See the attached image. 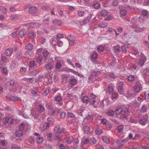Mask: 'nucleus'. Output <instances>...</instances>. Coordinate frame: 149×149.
Wrapping results in <instances>:
<instances>
[{
  "mask_svg": "<svg viewBox=\"0 0 149 149\" xmlns=\"http://www.w3.org/2000/svg\"><path fill=\"white\" fill-rule=\"evenodd\" d=\"M124 142V140H120V139H118L117 141V143L118 144H119V147H122V146L123 145L121 143L123 142Z\"/></svg>",
  "mask_w": 149,
  "mask_h": 149,
  "instance_id": "obj_58",
  "label": "nucleus"
},
{
  "mask_svg": "<svg viewBox=\"0 0 149 149\" xmlns=\"http://www.w3.org/2000/svg\"><path fill=\"white\" fill-rule=\"evenodd\" d=\"M49 52L47 49H43L42 54L45 59H44L42 56V55H40L37 58V62L41 63H44L46 61V58L49 57Z\"/></svg>",
  "mask_w": 149,
  "mask_h": 149,
  "instance_id": "obj_1",
  "label": "nucleus"
},
{
  "mask_svg": "<svg viewBox=\"0 0 149 149\" xmlns=\"http://www.w3.org/2000/svg\"><path fill=\"white\" fill-rule=\"evenodd\" d=\"M37 9V8L36 6H32L30 7L28 11L31 14H34L36 12Z\"/></svg>",
  "mask_w": 149,
  "mask_h": 149,
  "instance_id": "obj_16",
  "label": "nucleus"
},
{
  "mask_svg": "<svg viewBox=\"0 0 149 149\" xmlns=\"http://www.w3.org/2000/svg\"><path fill=\"white\" fill-rule=\"evenodd\" d=\"M82 127L83 131L85 134H89L90 133V130L89 127L86 125L85 123H83L82 125Z\"/></svg>",
  "mask_w": 149,
  "mask_h": 149,
  "instance_id": "obj_9",
  "label": "nucleus"
},
{
  "mask_svg": "<svg viewBox=\"0 0 149 149\" xmlns=\"http://www.w3.org/2000/svg\"><path fill=\"white\" fill-rule=\"evenodd\" d=\"M25 47L26 49L30 51L33 48V46L31 43H29L26 45Z\"/></svg>",
  "mask_w": 149,
  "mask_h": 149,
  "instance_id": "obj_22",
  "label": "nucleus"
},
{
  "mask_svg": "<svg viewBox=\"0 0 149 149\" xmlns=\"http://www.w3.org/2000/svg\"><path fill=\"white\" fill-rule=\"evenodd\" d=\"M108 91L110 93H112L113 91V87L111 85H109L107 87Z\"/></svg>",
  "mask_w": 149,
  "mask_h": 149,
  "instance_id": "obj_54",
  "label": "nucleus"
},
{
  "mask_svg": "<svg viewBox=\"0 0 149 149\" xmlns=\"http://www.w3.org/2000/svg\"><path fill=\"white\" fill-rule=\"evenodd\" d=\"M53 22L54 24L58 26L60 25L61 24V20L57 19H54L53 21Z\"/></svg>",
  "mask_w": 149,
  "mask_h": 149,
  "instance_id": "obj_39",
  "label": "nucleus"
},
{
  "mask_svg": "<svg viewBox=\"0 0 149 149\" xmlns=\"http://www.w3.org/2000/svg\"><path fill=\"white\" fill-rule=\"evenodd\" d=\"M77 80L76 78H71L69 81L70 84L72 86H74L77 83Z\"/></svg>",
  "mask_w": 149,
  "mask_h": 149,
  "instance_id": "obj_21",
  "label": "nucleus"
},
{
  "mask_svg": "<svg viewBox=\"0 0 149 149\" xmlns=\"http://www.w3.org/2000/svg\"><path fill=\"white\" fill-rule=\"evenodd\" d=\"M36 63L35 61H29L28 66L30 68H33L36 65Z\"/></svg>",
  "mask_w": 149,
  "mask_h": 149,
  "instance_id": "obj_41",
  "label": "nucleus"
},
{
  "mask_svg": "<svg viewBox=\"0 0 149 149\" xmlns=\"http://www.w3.org/2000/svg\"><path fill=\"white\" fill-rule=\"evenodd\" d=\"M26 34V30L24 29L20 30L18 33V35L19 37L22 38Z\"/></svg>",
  "mask_w": 149,
  "mask_h": 149,
  "instance_id": "obj_15",
  "label": "nucleus"
},
{
  "mask_svg": "<svg viewBox=\"0 0 149 149\" xmlns=\"http://www.w3.org/2000/svg\"><path fill=\"white\" fill-rule=\"evenodd\" d=\"M114 52L116 53H119L120 52V47L118 45L116 46L113 48Z\"/></svg>",
  "mask_w": 149,
  "mask_h": 149,
  "instance_id": "obj_37",
  "label": "nucleus"
},
{
  "mask_svg": "<svg viewBox=\"0 0 149 149\" xmlns=\"http://www.w3.org/2000/svg\"><path fill=\"white\" fill-rule=\"evenodd\" d=\"M26 125L25 123H21L19 125V130L20 131H24L26 129Z\"/></svg>",
  "mask_w": 149,
  "mask_h": 149,
  "instance_id": "obj_24",
  "label": "nucleus"
},
{
  "mask_svg": "<svg viewBox=\"0 0 149 149\" xmlns=\"http://www.w3.org/2000/svg\"><path fill=\"white\" fill-rule=\"evenodd\" d=\"M147 110V106L146 105H143L141 108L140 111L142 113L146 112Z\"/></svg>",
  "mask_w": 149,
  "mask_h": 149,
  "instance_id": "obj_33",
  "label": "nucleus"
},
{
  "mask_svg": "<svg viewBox=\"0 0 149 149\" xmlns=\"http://www.w3.org/2000/svg\"><path fill=\"white\" fill-rule=\"evenodd\" d=\"M147 118L143 117L139 120V123L142 125H144L147 123Z\"/></svg>",
  "mask_w": 149,
  "mask_h": 149,
  "instance_id": "obj_11",
  "label": "nucleus"
},
{
  "mask_svg": "<svg viewBox=\"0 0 149 149\" xmlns=\"http://www.w3.org/2000/svg\"><path fill=\"white\" fill-rule=\"evenodd\" d=\"M51 89V88L49 87H48L45 89V91H44L42 95L44 96H46L47 95L48 93L49 92Z\"/></svg>",
  "mask_w": 149,
  "mask_h": 149,
  "instance_id": "obj_31",
  "label": "nucleus"
},
{
  "mask_svg": "<svg viewBox=\"0 0 149 149\" xmlns=\"http://www.w3.org/2000/svg\"><path fill=\"white\" fill-rule=\"evenodd\" d=\"M1 60L5 63H7L9 62L8 58L5 55H2L1 57Z\"/></svg>",
  "mask_w": 149,
  "mask_h": 149,
  "instance_id": "obj_25",
  "label": "nucleus"
},
{
  "mask_svg": "<svg viewBox=\"0 0 149 149\" xmlns=\"http://www.w3.org/2000/svg\"><path fill=\"white\" fill-rule=\"evenodd\" d=\"M45 109L44 107L42 105L40 104L39 105L38 108V111L39 113L42 112Z\"/></svg>",
  "mask_w": 149,
  "mask_h": 149,
  "instance_id": "obj_28",
  "label": "nucleus"
},
{
  "mask_svg": "<svg viewBox=\"0 0 149 149\" xmlns=\"http://www.w3.org/2000/svg\"><path fill=\"white\" fill-rule=\"evenodd\" d=\"M137 77L133 75H130L128 77V80L129 81L132 82L135 81Z\"/></svg>",
  "mask_w": 149,
  "mask_h": 149,
  "instance_id": "obj_23",
  "label": "nucleus"
},
{
  "mask_svg": "<svg viewBox=\"0 0 149 149\" xmlns=\"http://www.w3.org/2000/svg\"><path fill=\"white\" fill-rule=\"evenodd\" d=\"M137 22L132 24V27L135 29V31L137 32H141L143 31L144 28L141 29L138 27V25L137 24Z\"/></svg>",
  "mask_w": 149,
  "mask_h": 149,
  "instance_id": "obj_10",
  "label": "nucleus"
},
{
  "mask_svg": "<svg viewBox=\"0 0 149 149\" xmlns=\"http://www.w3.org/2000/svg\"><path fill=\"white\" fill-rule=\"evenodd\" d=\"M89 99L88 97L87 96H84L82 99V101L84 103H86L88 102Z\"/></svg>",
  "mask_w": 149,
  "mask_h": 149,
  "instance_id": "obj_45",
  "label": "nucleus"
},
{
  "mask_svg": "<svg viewBox=\"0 0 149 149\" xmlns=\"http://www.w3.org/2000/svg\"><path fill=\"white\" fill-rule=\"evenodd\" d=\"M67 98L68 99L71 100L74 98H76L77 97V95H74L72 93H68L67 94Z\"/></svg>",
  "mask_w": 149,
  "mask_h": 149,
  "instance_id": "obj_14",
  "label": "nucleus"
},
{
  "mask_svg": "<svg viewBox=\"0 0 149 149\" xmlns=\"http://www.w3.org/2000/svg\"><path fill=\"white\" fill-rule=\"evenodd\" d=\"M100 15L102 17L106 16L108 14V11L106 10H102L100 11Z\"/></svg>",
  "mask_w": 149,
  "mask_h": 149,
  "instance_id": "obj_17",
  "label": "nucleus"
},
{
  "mask_svg": "<svg viewBox=\"0 0 149 149\" xmlns=\"http://www.w3.org/2000/svg\"><path fill=\"white\" fill-rule=\"evenodd\" d=\"M9 90L13 92H16L17 91L16 85L9 86Z\"/></svg>",
  "mask_w": 149,
  "mask_h": 149,
  "instance_id": "obj_26",
  "label": "nucleus"
},
{
  "mask_svg": "<svg viewBox=\"0 0 149 149\" xmlns=\"http://www.w3.org/2000/svg\"><path fill=\"white\" fill-rule=\"evenodd\" d=\"M65 130V129H63L62 130L60 128L59 126V125L56 126L54 129V132L55 133H60L64 132Z\"/></svg>",
  "mask_w": 149,
  "mask_h": 149,
  "instance_id": "obj_12",
  "label": "nucleus"
},
{
  "mask_svg": "<svg viewBox=\"0 0 149 149\" xmlns=\"http://www.w3.org/2000/svg\"><path fill=\"white\" fill-rule=\"evenodd\" d=\"M7 83L9 84V86L16 85L17 84V82H15V80L14 79H10L8 81Z\"/></svg>",
  "mask_w": 149,
  "mask_h": 149,
  "instance_id": "obj_35",
  "label": "nucleus"
},
{
  "mask_svg": "<svg viewBox=\"0 0 149 149\" xmlns=\"http://www.w3.org/2000/svg\"><path fill=\"white\" fill-rule=\"evenodd\" d=\"M102 139L103 141L106 143H108L109 142V138L106 136H102Z\"/></svg>",
  "mask_w": 149,
  "mask_h": 149,
  "instance_id": "obj_36",
  "label": "nucleus"
},
{
  "mask_svg": "<svg viewBox=\"0 0 149 149\" xmlns=\"http://www.w3.org/2000/svg\"><path fill=\"white\" fill-rule=\"evenodd\" d=\"M120 13L121 16H125L127 15V12L125 9L122 8L120 10Z\"/></svg>",
  "mask_w": 149,
  "mask_h": 149,
  "instance_id": "obj_29",
  "label": "nucleus"
},
{
  "mask_svg": "<svg viewBox=\"0 0 149 149\" xmlns=\"http://www.w3.org/2000/svg\"><path fill=\"white\" fill-rule=\"evenodd\" d=\"M26 68L25 67H22L21 68L19 72L21 74L24 73L26 71Z\"/></svg>",
  "mask_w": 149,
  "mask_h": 149,
  "instance_id": "obj_64",
  "label": "nucleus"
},
{
  "mask_svg": "<svg viewBox=\"0 0 149 149\" xmlns=\"http://www.w3.org/2000/svg\"><path fill=\"white\" fill-rule=\"evenodd\" d=\"M1 12L3 13H6L7 12V9L4 6H0Z\"/></svg>",
  "mask_w": 149,
  "mask_h": 149,
  "instance_id": "obj_40",
  "label": "nucleus"
},
{
  "mask_svg": "<svg viewBox=\"0 0 149 149\" xmlns=\"http://www.w3.org/2000/svg\"><path fill=\"white\" fill-rule=\"evenodd\" d=\"M89 102L92 104L93 105L95 108H97L98 105L99 101L97 100V97L93 94L90 95Z\"/></svg>",
  "mask_w": 149,
  "mask_h": 149,
  "instance_id": "obj_2",
  "label": "nucleus"
},
{
  "mask_svg": "<svg viewBox=\"0 0 149 149\" xmlns=\"http://www.w3.org/2000/svg\"><path fill=\"white\" fill-rule=\"evenodd\" d=\"M123 110L121 107H118L116 108L115 110L116 113L117 114L119 115L123 112Z\"/></svg>",
  "mask_w": 149,
  "mask_h": 149,
  "instance_id": "obj_19",
  "label": "nucleus"
},
{
  "mask_svg": "<svg viewBox=\"0 0 149 149\" xmlns=\"http://www.w3.org/2000/svg\"><path fill=\"white\" fill-rule=\"evenodd\" d=\"M23 54L22 52L19 51L15 55V58L18 60H20L22 57Z\"/></svg>",
  "mask_w": 149,
  "mask_h": 149,
  "instance_id": "obj_20",
  "label": "nucleus"
},
{
  "mask_svg": "<svg viewBox=\"0 0 149 149\" xmlns=\"http://www.w3.org/2000/svg\"><path fill=\"white\" fill-rule=\"evenodd\" d=\"M40 24L37 22L29 23L26 24V26H30L31 27L35 28L36 27H39L40 26Z\"/></svg>",
  "mask_w": 149,
  "mask_h": 149,
  "instance_id": "obj_13",
  "label": "nucleus"
},
{
  "mask_svg": "<svg viewBox=\"0 0 149 149\" xmlns=\"http://www.w3.org/2000/svg\"><path fill=\"white\" fill-rule=\"evenodd\" d=\"M134 89L136 92H139L140 91V88L139 86L136 85L134 87Z\"/></svg>",
  "mask_w": 149,
  "mask_h": 149,
  "instance_id": "obj_59",
  "label": "nucleus"
},
{
  "mask_svg": "<svg viewBox=\"0 0 149 149\" xmlns=\"http://www.w3.org/2000/svg\"><path fill=\"white\" fill-rule=\"evenodd\" d=\"M139 61L138 62V65L140 66H143L146 61V58L144 55L141 53L139 56Z\"/></svg>",
  "mask_w": 149,
  "mask_h": 149,
  "instance_id": "obj_5",
  "label": "nucleus"
},
{
  "mask_svg": "<svg viewBox=\"0 0 149 149\" xmlns=\"http://www.w3.org/2000/svg\"><path fill=\"white\" fill-rule=\"evenodd\" d=\"M144 20V17L143 16H140L139 18V21L141 24H143Z\"/></svg>",
  "mask_w": 149,
  "mask_h": 149,
  "instance_id": "obj_53",
  "label": "nucleus"
},
{
  "mask_svg": "<svg viewBox=\"0 0 149 149\" xmlns=\"http://www.w3.org/2000/svg\"><path fill=\"white\" fill-rule=\"evenodd\" d=\"M141 137V135L139 134H135L134 138H133V140H136L139 139Z\"/></svg>",
  "mask_w": 149,
  "mask_h": 149,
  "instance_id": "obj_62",
  "label": "nucleus"
},
{
  "mask_svg": "<svg viewBox=\"0 0 149 149\" xmlns=\"http://www.w3.org/2000/svg\"><path fill=\"white\" fill-rule=\"evenodd\" d=\"M93 7L95 9H98L100 7L101 5L99 3L95 2L93 4Z\"/></svg>",
  "mask_w": 149,
  "mask_h": 149,
  "instance_id": "obj_42",
  "label": "nucleus"
},
{
  "mask_svg": "<svg viewBox=\"0 0 149 149\" xmlns=\"http://www.w3.org/2000/svg\"><path fill=\"white\" fill-rule=\"evenodd\" d=\"M95 132L96 134L98 135H99L102 133V131L101 129L98 128H97L95 130Z\"/></svg>",
  "mask_w": 149,
  "mask_h": 149,
  "instance_id": "obj_51",
  "label": "nucleus"
},
{
  "mask_svg": "<svg viewBox=\"0 0 149 149\" xmlns=\"http://www.w3.org/2000/svg\"><path fill=\"white\" fill-rule=\"evenodd\" d=\"M50 8L49 7L47 6H42V8L43 10H47L48 11H49V10L50 9Z\"/></svg>",
  "mask_w": 149,
  "mask_h": 149,
  "instance_id": "obj_50",
  "label": "nucleus"
},
{
  "mask_svg": "<svg viewBox=\"0 0 149 149\" xmlns=\"http://www.w3.org/2000/svg\"><path fill=\"white\" fill-rule=\"evenodd\" d=\"M54 63L52 59L50 58L45 65V69L47 70H51L54 67Z\"/></svg>",
  "mask_w": 149,
  "mask_h": 149,
  "instance_id": "obj_3",
  "label": "nucleus"
},
{
  "mask_svg": "<svg viewBox=\"0 0 149 149\" xmlns=\"http://www.w3.org/2000/svg\"><path fill=\"white\" fill-rule=\"evenodd\" d=\"M56 110L54 108H50L49 109L48 111V113L50 115L54 114Z\"/></svg>",
  "mask_w": 149,
  "mask_h": 149,
  "instance_id": "obj_44",
  "label": "nucleus"
},
{
  "mask_svg": "<svg viewBox=\"0 0 149 149\" xmlns=\"http://www.w3.org/2000/svg\"><path fill=\"white\" fill-rule=\"evenodd\" d=\"M96 142V139L92 137L89 138V143L91 144H94Z\"/></svg>",
  "mask_w": 149,
  "mask_h": 149,
  "instance_id": "obj_38",
  "label": "nucleus"
},
{
  "mask_svg": "<svg viewBox=\"0 0 149 149\" xmlns=\"http://www.w3.org/2000/svg\"><path fill=\"white\" fill-rule=\"evenodd\" d=\"M13 49L11 48H9L7 49L5 52V54L8 56H10L12 54Z\"/></svg>",
  "mask_w": 149,
  "mask_h": 149,
  "instance_id": "obj_18",
  "label": "nucleus"
},
{
  "mask_svg": "<svg viewBox=\"0 0 149 149\" xmlns=\"http://www.w3.org/2000/svg\"><path fill=\"white\" fill-rule=\"evenodd\" d=\"M37 142L38 143H41L42 142L43 139V138L40 136H38L36 138Z\"/></svg>",
  "mask_w": 149,
  "mask_h": 149,
  "instance_id": "obj_47",
  "label": "nucleus"
},
{
  "mask_svg": "<svg viewBox=\"0 0 149 149\" xmlns=\"http://www.w3.org/2000/svg\"><path fill=\"white\" fill-rule=\"evenodd\" d=\"M107 26V23L105 22H102L100 24H99L97 25V26L101 28H104L106 27Z\"/></svg>",
  "mask_w": 149,
  "mask_h": 149,
  "instance_id": "obj_30",
  "label": "nucleus"
},
{
  "mask_svg": "<svg viewBox=\"0 0 149 149\" xmlns=\"http://www.w3.org/2000/svg\"><path fill=\"white\" fill-rule=\"evenodd\" d=\"M68 117L72 118L73 120L75 118V116L72 113H68Z\"/></svg>",
  "mask_w": 149,
  "mask_h": 149,
  "instance_id": "obj_57",
  "label": "nucleus"
},
{
  "mask_svg": "<svg viewBox=\"0 0 149 149\" xmlns=\"http://www.w3.org/2000/svg\"><path fill=\"white\" fill-rule=\"evenodd\" d=\"M66 113L64 111L61 112L60 114V117L61 119H64L65 117Z\"/></svg>",
  "mask_w": 149,
  "mask_h": 149,
  "instance_id": "obj_63",
  "label": "nucleus"
},
{
  "mask_svg": "<svg viewBox=\"0 0 149 149\" xmlns=\"http://www.w3.org/2000/svg\"><path fill=\"white\" fill-rule=\"evenodd\" d=\"M28 35L31 38H33L34 37V32L33 31H31L28 32Z\"/></svg>",
  "mask_w": 149,
  "mask_h": 149,
  "instance_id": "obj_55",
  "label": "nucleus"
},
{
  "mask_svg": "<svg viewBox=\"0 0 149 149\" xmlns=\"http://www.w3.org/2000/svg\"><path fill=\"white\" fill-rule=\"evenodd\" d=\"M124 127L123 125H119L117 127V129L118 132L119 133H121L123 130Z\"/></svg>",
  "mask_w": 149,
  "mask_h": 149,
  "instance_id": "obj_34",
  "label": "nucleus"
},
{
  "mask_svg": "<svg viewBox=\"0 0 149 149\" xmlns=\"http://www.w3.org/2000/svg\"><path fill=\"white\" fill-rule=\"evenodd\" d=\"M107 114L109 116H113L114 114V111L112 110H110L107 111Z\"/></svg>",
  "mask_w": 149,
  "mask_h": 149,
  "instance_id": "obj_46",
  "label": "nucleus"
},
{
  "mask_svg": "<svg viewBox=\"0 0 149 149\" xmlns=\"http://www.w3.org/2000/svg\"><path fill=\"white\" fill-rule=\"evenodd\" d=\"M49 122L45 123L43 125V128L44 129H47L49 127Z\"/></svg>",
  "mask_w": 149,
  "mask_h": 149,
  "instance_id": "obj_52",
  "label": "nucleus"
},
{
  "mask_svg": "<svg viewBox=\"0 0 149 149\" xmlns=\"http://www.w3.org/2000/svg\"><path fill=\"white\" fill-rule=\"evenodd\" d=\"M22 131H20L19 130L18 131H17L16 132V135L17 136H21L23 135V133Z\"/></svg>",
  "mask_w": 149,
  "mask_h": 149,
  "instance_id": "obj_56",
  "label": "nucleus"
},
{
  "mask_svg": "<svg viewBox=\"0 0 149 149\" xmlns=\"http://www.w3.org/2000/svg\"><path fill=\"white\" fill-rule=\"evenodd\" d=\"M113 16L110 15L105 18V20L107 21H109L112 20L113 19Z\"/></svg>",
  "mask_w": 149,
  "mask_h": 149,
  "instance_id": "obj_61",
  "label": "nucleus"
},
{
  "mask_svg": "<svg viewBox=\"0 0 149 149\" xmlns=\"http://www.w3.org/2000/svg\"><path fill=\"white\" fill-rule=\"evenodd\" d=\"M142 15L143 17H145L147 18V15L148 14V12L146 10H143L141 12Z\"/></svg>",
  "mask_w": 149,
  "mask_h": 149,
  "instance_id": "obj_32",
  "label": "nucleus"
},
{
  "mask_svg": "<svg viewBox=\"0 0 149 149\" xmlns=\"http://www.w3.org/2000/svg\"><path fill=\"white\" fill-rule=\"evenodd\" d=\"M67 38L69 41L70 46H73L75 45V38L72 36L70 35L67 37Z\"/></svg>",
  "mask_w": 149,
  "mask_h": 149,
  "instance_id": "obj_7",
  "label": "nucleus"
},
{
  "mask_svg": "<svg viewBox=\"0 0 149 149\" xmlns=\"http://www.w3.org/2000/svg\"><path fill=\"white\" fill-rule=\"evenodd\" d=\"M120 114L121 115L119 116V118L122 120H124L130 115V112L127 109H125L123 110V112Z\"/></svg>",
  "mask_w": 149,
  "mask_h": 149,
  "instance_id": "obj_4",
  "label": "nucleus"
},
{
  "mask_svg": "<svg viewBox=\"0 0 149 149\" xmlns=\"http://www.w3.org/2000/svg\"><path fill=\"white\" fill-rule=\"evenodd\" d=\"M10 18L12 20L17 19L18 18L17 15H11L10 16Z\"/></svg>",
  "mask_w": 149,
  "mask_h": 149,
  "instance_id": "obj_60",
  "label": "nucleus"
},
{
  "mask_svg": "<svg viewBox=\"0 0 149 149\" xmlns=\"http://www.w3.org/2000/svg\"><path fill=\"white\" fill-rule=\"evenodd\" d=\"M6 97L12 102H16L21 100L20 98L19 97L11 95H8L6 96Z\"/></svg>",
  "mask_w": 149,
  "mask_h": 149,
  "instance_id": "obj_6",
  "label": "nucleus"
},
{
  "mask_svg": "<svg viewBox=\"0 0 149 149\" xmlns=\"http://www.w3.org/2000/svg\"><path fill=\"white\" fill-rule=\"evenodd\" d=\"M36 112L33 110H32L31 111V113L35 118H38V116L37 114L36 113Z\"/></svg>",
  "mask_w": 149,
  "mask_h": 149,
  "instance_id": "obj_48",
  "label": "nucleus"
},
{
  "mask_svg": "<svg viewBox=\"0 0 149 149\" xmlns=\"http://www.w3.org/2000/svg\"><path fill=\"white\" fill-rule=\"evenodd\" d=\"M82 142L84 144H86L89 143V138H83L82 139Z\"/></svg>",
  "mask_w": 149,
  "mask_h": 149,
  "instance_id": "obj_49",
  "label": "nucleus"
},
{
  "mask_svg": "<svg viewBox=\"0 0 149 149\" xmlns=\"http://www.w3.org/2000/svg\"><path fill=\"white\" fill-rule=\"evenodd\" d=\"M118 91L120 94H123L124 93V90L123 87L120 85H119L117 87Z\"/></svg>",
  "mask_w": 149,
  "mask_h": 149,
  "instance_id": "obj_27",
  "label": "nucleus"
},
{
  "mask_svg": "<svg viewBox=\"0 0 149 149\" xmlns=\"http://www.w3.org/2000/svg\"><path fill=\"white\" fill-rule=\"evenodd\" d=\"M118 97V94L117 93L115 92L113 93L111 96V98L113 100V99H116Z\"/></svg>",
  "mask_w": 149,
  "mask_h": 149,
  "instance_id": "obj_43",
  "label": "nucleus"
},
{
  "mask_svg": "<svg viewBox=\"0 0 149 149\" xmlns=\"http://www.w3.org/2000/svg\"><path fill=\"white\" fill-rule=\"evenodd\" d=\"M87 112V110L83 108L80 109L77 111L78 114L83 117L86 116Z\"/></svg>",
  "mask_w": 149,
  "mask_h": 149,
  "instance_id": "obj_8",
  "label": "nucleus"
}]
</instances>
